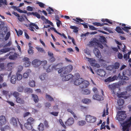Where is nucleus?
Here are the masks:
<instances>
[{
    "label": "nucleus",
    "instance_id": "1",
    "mask_svg": "<svg viewBox=\"0 0 131 131\" xmlns=\"http://www.w3.org/2000/svg\"><path fill=\"white\" fill-rule=\"evenodd\" d=\"M73 69V66L71 65H69L66 67H62L58 71V73H60L62 81H68L72 78L73 75L71 74H69Z\"/></svg>",
    "mask_w": 131,
    "mask_h": 131
},
{
    "label": "nucleus",
    "instance_id": "2",
    "mask_svg": "<svg viewBox=\"0 0 131 131\" xmlns=\"http://www.w3.org/2000/svg\"><path fill=\"white\" fill-rule=\"evenodd\" d=\"M99 40L97 39L96 38H93V40L90 42L89 45L91 46L94 47H97L102 49L103 46L102 44L106 42V39L103 36H101Z\"/></svg>",
    "mask_w": 131,
    "mask_h": 131
},
{
    "label": "nucleus",
    "instance_id": "3",
    "mask_svg": "<svg viewBox=\"0 0 131 131\" xmlns=\"http://www.w3.org/2000/svg\"><path fill=\"white\" fill-rule=\"evenodd\" d=\"M74 84L76 85H79L81 89L85 88L87 87L89 84V82L87 80H84L82 78L76 79L74 82Z\"/></svg>",
    "mask_w": 131,
    "mask_h": 131
},
{
    "label": "nucleus",
    "instance_id": "4",
    "mask_svg": "<svg viewBox=\"0 0 131 131\" xmlns=\"http://www.w3.org/2000/svg\"><path fill=\"white\" fill-rule=\"evenodd\" d=\"M117 84H113L111 85H109L108 86L109 88L112 90V94L114 96V95H117L118 97L119 98L123 97V95L126 94V93H127L126 92H122L120 94H118L117 91H116V89H118L117 88Z\"/></svg>",
    "mask_w": 131,
    "mask_h": 131
},
{
    "label": "nucleus",
    "instance_id": "5",
    "mask_svg": "<svg viewBox=\"0 0 131 131\" xmlns=\"http://www.w3.org/2000/svg\"><path fill=\"white\" fill-rule=\"evenodd\" d=\"M19 124L21 129H23V125L20 123L18 119L17 118L12 117L10 120V123L15 127H17L18 126V123Z\"/></svg>",
    "mask_w": 131,
    "mask_h": 131
},
{
    "label": "nucleus",
    "instance_id": "6",
    "mask_svg": "<svg viewBox=\"0 0 131 131\" xmlns=\"http://www.w3.org/2000/svg\"><path fill=\"white\" fill-rule=\"evenodd\" d=\"M131 125V119L129 118L124 122L122 125L123 131L128 129Z\"/></svg>",
    "mask_w": 131,
    "mask_h": 131
},
{
    "label": "nucleus",
    "instance_id": "7",
    "mask_svg": "<svg viewBox=\"0 0 131 131\" xmlns=\"http://www.w3.org/2000/svg\"><path fill=\"white\" fill-rule=\"evenodd\" d=\"M96 118L90 115H87L86 116L85 120L88 122L94 123L96 122Z\"/></svg>",
    "mask_w": 131,
    "mask_h": 131
},
{
    "label": "nucleus",
    "instance_id": "8",
    "mask_svg": "<svg viewBox=\"0 0 131 131\" xmlns=\"http://www.w3.org/2000/svg\"><path fill=\"white\" fill-rule=\"evenodd\" d=\"M118 120L122 121L125 119L127 116L125 114V112L124 111H118Z\"/></svg>",
    "mask_w": 131,
    "mask_h": 131
},
{
    "label": "nucleus",
    "instance_id": "9",
    "mask_svg": "<svg viewBox=\"0 0 131 131\" xmlns=\"http://www.w3.org/2000/svg\"><path fill=\"white\" fill-rule=\"evenodd\" d=\"M33 67L35 68L38 67L41 64V61L38 59L34 60L32 62Z\"/></svg>",
    "mask_w": 131,
    "mask_h": 131
},
{
    "label": "nucleus",
    "instance_id": "10",
    "mask_svg": "<svg viewBox=\"0 0 131 131\" xmlns=\"http://www.w3.org/2000/svg\"><path fill=\"white\" fill-rule=\"evenodd\" d=\"M7 121L5 116L1 115L0 116V126H2L5 124Z\"/></svg>",
    "mask_w": 131,
    "mask_h": 131
},
{
    "label": "nucleus",
    "instance_id": "11",
    "mask_svg": "<svg viewBox=\"0 0 131 131\" xmlns=\"http://www.w3.org/2000/svg\"><path fill=\"white\" fill-rule=\"evenodd\" d=\"M120 74L119 73L118 74V77H117L116 75H114L112 78H111V77H109L107 79L105 80V81L106 82H111V81H113L115 80H117V78H118L119 77V76H120Z\"/></svg>",
    "mask_w": 131,
    "mask_h": 131
},
{
    "label": "nucleus",
    "instance_id": "12",
    "mask_svg": "<svg viewBox=\"0 0 131 131\" xmlns=\"http://www.w3.org/2000/svg\"><path fill=\"white\" fill-rule=\"evenodd\" d=\"M74 123V119L72 117H70L65 122L66 125L70 126L72 125Z\"/></svg>",
    "mask_w": 131,
    "mask_h": 131
},
{
    "label": "nucleus",
    "instance_id": "13",
    "mask_svg": "<svg viewBox=\"0 0 131 131\" xmlns=\"http://www.w3.org/2000/svg\"><path fill=\"white\" fill-rule=\"evenodd\" d=\"M93 52L95 56L97 57L100 59L102 57L101 53L97 48H95L93 50Z\"/></svg>",
    "mask_w": 131,
    "mask_h": 131
},
{
    "label": "nucleus",
    "instance_id": "14",
    "mask_svg": "<svg viewBox=\"0 0 131 131\" xmlns=\"http://www.w3.org/2000/svg\"><path fill=\"white\" fill-rule=\"evenodd\" d=\"M34 27L36 29H39V27L36 25L35 24L32 23H30V24L29 25V29L31 31H34Z\"/></svg>",
    "mask_w": 131,
    "mask_h": 131
},
{
    "label": "nucleus",
    "instance_id": "15",
    "mask_svg": "<svg viewBox=\"0 0 131 131\" xmlns=\"http://www.w3.org/2000/svg\"><path fill=\"white\" fill-rule=\"evenodd\" d=\"M97 74L101 77H104L106 74V72L103 70L98 69L96 71Z\"/></svg>",
    "mask_w": 131,
    "mask_h": 131
},
{
    "label": "nucleus",
    "instance_id": "16",
    "mask_svg": "<svg viewBox=\"0 0 131 131\" xmlns=\"http://www.w3.org/2000/svg\"><path fill=\"white\" fill-rule=\"evenodd\" d=\"M93 99L99 101L102 100L104 99L103 97L101 95L95 94L93 96Z\"/></svg>",
    "mask_w": 131,
    "mask_h": 131
},
{
    "label": "nucleus",
    "instance_id": "17",
    "mask_svg": "<svg viewBox=\"0 0 131 131\" xmlns=\"http://www.w3.org/2000/svg\"><path fill=\"white\" fill-rule=\"evenodd\" d=\"M31 72V70L29 69H28L26 71L24 72L23 75V77L24 78H27L28 77L30 74Z\"/></svg>",
    "mask_w": 131,
    "mask_h": 131
},
{
    "label": "nucleus",
    "instance_id": "18",
    "mask_svg": "<svg viewBox=\"0 0 131 131\" xmlns=\"http://www.w3.org/2000/svg\"><path fill=\"white\" fill-rule=\"evenodd\" d=\"M28 84L30 86L32 87H35L36 86L35 81L33 80H30Z\"/></svg>",
    "mask_w": 131,
    "mask_h": 131
},
{
    "label": "nucleus",
    "instance_id": "19",
    "mask_svg": "<svg viewBox=\"0 0 131 131\" xmlns=\"http://www.w3.org/2000/svg\"><path fill=\"white\" fill-rule=\"evenodd\" d=\"M39 79L41 81H43L46 80L47 78V75L45 74H43L39 76Z\"/></svg>",
    "mask_w": 131,
    "mask_h": 131
},
{
    "label": "nucleus",
    "instance_id": "20",
    "mask_svg": "<svg viewBox=\"0 0 131 131\" xmlns=\"http://www.w3.org/2000/svg\"><path fill=\"white\" fill-rule=\"evenodd\" d=\"M16 101L17 103L20 104H23L24 102V101L23 99L19 97L16 98Z\"/></svg>",
    "mask_w": 131,
    "mask_h": 131
},
{
    "label": "nucleus",
    "instance_id": "21",
    "mask_svg": "<svg viewBox=\"0 0 131 131\" xmlns=\"http://www.w3.org/2000/svg\"><path fill=\"white\" fill-rule=\"evenodd\" d=\"M10 48H7L2 49L0 50V54L7 52L10 51Z\"/></svg>",
    "mask_w": 131,
    "mask_h": 131
},
{
    "label": "nucleus",
    "instance_id": "22",
    "mask_svg": "<svg viewBox=\"0 0 131 131\" xmlns=\"http://www.w3.org/2000/svg\"><path fill=\"white\" fill-rule=\"evenodd\" d=\"M17 80L16 76L14 75H13L11 79V82L12 83L14 84L15 83Z\"/></svg>",
    "mask_w": 131,
    "mask_h": 131
},
{
    "label": "nucleus",
    "instance_id": "23",
    "mask_svg": "<svg viewBox=\"0 0 131 131\" xmlns=\"http://www.w3.org/2000/svg\"><path fill=\"white\" fill-rule=\"evenodd\" d=\"M25 127L28 129H30L32 128V124L26 123L25 124Z\"/></svg>",
    "mask_w": 131,
    "mask_h": 131
},
{
    "label": "nucleus",
    "instance_id": "24",
    "mask_svg": "<svg viewBox=\"0 0 131 131\" xmlns=\"http://www.w3.org/2000/svg\"><path fill=\"white\" fill-rule=\"evenodd\" d=\"M82 101L83 103L86 104H88L91 102V100L90 99L86 98L83 99Z\"/></svg>",
    "mask_w": 131,
    "mask_h": 131
},
{
    "label": "nucleus",
    "instance_id": "25",
    "mask_svg": "<svg viewBox=\"0 0 131 131\" xmlns=\"http://www.w3.org/2000/svg\"><path fill=\"white\" fill-rule=\"evenodd\" d=\"M124 100L123 99H119L117 101V104L118 105L122 106L123 105L124 103Z\"/></svg>",
    "mask_w": 131,
    "mask_h": 131
},
{
    "label": "nucleus",
    "instance_id": "26",
    "mask_svg": "<svg viewBox=\"0 0 131 131\" xmlns=\"http://www.w3.org/2000/svg\"><path fill=\"white\" fill-rule=\"evenodd\" d=\"M70 28L72 29H73V31L74 32L77 33L78 31V28L76 26H71Z\"/></svg>",
    "mask_w": 131,
    "mask_h": 131
},
{
    "label": "nucleus",
    "instance_id": "27",
    "mask_svg": "<svg viewBox=\"0 0 131 131\" xmlns=\"http://www.w3.org/2000/svg\"><path fill=\"white\" fill-rule=\"evenodd\" d=\"M38 129L39 131H43L44 130L43 125L42 123H40L38 125Z\"/></svg>",
    "mask_w": 131,
    "mask_h": 131
},
{
    "label": "nucleus",
    "instance_id": "28",
    "mask_svg": "<svg viewBox=\"0 0 131 131\" xmlns=\"http://www.w3.org/2000/svg\"><path fill=\"white\" fill-rule=\"evenodd\" d=\"M32 96L35 102H37L38 101V96L37 95L33 94H32Z\"/></svg>",
    "mask_w": 131,
    "mask_h": 131
},
{
    "label": "nucleus",
    "instance_id": "29",
    "mask_svg": "<svg viewBox=\"0 0 131 131\" xmlns=\"http://www.w3.org/2000/svg\"><path fill=\"white\" fill-rule=\"evenodd\" d=\"M116 31L118 33L122 34H124V33L123 31H122L121 28L117 26L116 29Z\"/></svg>",
    "mask_w": 131,
    "mask_h": 131
},
{
    "label": "nucleus",
    "instance_id": "30",
    "mask_svg": "<svg viewBox=\"0 0 131 131\" xmlns=\"http://www.w3.org/2000/svg\"><path fill=\"white\" fill-rule=\"evenodd\" d=\"M16 79L17 80L20 81L21 80L22 78V75L19 73H16Z\"/></svg>",
    "mask_w": 131,
    "mask_h": 131
},
{
    "label": "nucleus",
    "instance_id": "31",
    "mask_svg": "<svg viewBox=\"0 0 131 131\" xmlns=\"http://www.w3.org/2000/svg\"><path fill=\"white\" fill-rule=\"evenodd\" d=\"M23 67L21 66H19L17 67V73L20 72L23 70Z\"/></svg>",
    "mask_w": 131,
    "mask_h": 131
},
{
    "label": "nucleus",
    "instance_id": "32",
    "mask_svg": "<svg viewBox=\"0 0 131 131\" xmlns=\"http://www.w3.org/2000/svg\"><path fill=\"white\" fill-rule=\"evenodd\" d=\"M34 119L32 117H30L27 119V123L32 124L34 123Z\"/></svg>",
    "mask_w": 131,
    "mask_h": 131
},
{
    "label": "nucleus",
    "instance_id": "33",
    "mask_svg": "<svg viewBox=\"0 0 131 131\" xmlns=\"http://www.w3.org/2000/svg\"><path fill=\"white\" fill-rule=\"evenodd\" d=\"M24 92L25 93H32L33 92V91L31 89L26 88L24 89Z\"/></svg>",
    "mask_w": 131,
    "mask_h": 131
},
{
    "label": "nucleus",
    "instance_id": "34",
    "mask_svg": "<svg viewBox=\"0 0 131 131\" xmlns=\"http://www.w3.org/2000/svg\"><path fill=\"white\" fill-rule=\"evenodd\" d=\"M41 61V64L42 66H43V68L44 69H46V67L47 66H48V65L47 64V61L46 60H43Z\"/></svg>",
    "mask_w": 131,
    "mask_h": 131
},
{
    "label": "nucleus",
    "instance_id": "35",
    "mask_svg": "<svg viewBox=\"0 0 131 131\" xmlns=\"http://www.w3.org/2000/svg\"><path fill=\"white\" fill-rule=\"evenodd\" d=\"M68 112L70 113L73 115V117L75 118V119H77V117L76 116L75 114L74 113V112L72 111V110L70 109H67Z\"/></svg>",
    "mask_w": 131,
    "mask_h": 131
},
{
    "label": "nucleus",
    "instance_id": "36",
    "mask_svg": "<svg viewBox=\"0 0 131 131\" xmlns=\"http://www.w3.org/2000/svg\"><path fill=\"white\" fill-rule=\"evenodd\" d=\"M3 5H7L6 0H0V7H1Z\"/></svg>",
    "mask_w": 131,
    "mask_h": 131
},
{
    "label": "nucleus",
    "instance_id": "37",
    "mask_svg": "<svg viewBox=\"0 0 131 131\" xmlns=\"http://www.w3.org/2000/svg\"><path fill=\"white\" fill-rule=\"evenodd\" d=\"M120 66V64L118 62H116L115 63L114 65H113L114 68V69H118Z\"/></svg>",
    "mask_w": 131,
    "mask_h": 131
},
{
    "label": "nucleus",
    "instance_id": "38",
    "mask_svg": "<svg viewBox=\"0 0 131 131\" xmlns=\"http://www.w3.org/2000/svg\"><path fill=\"white\" fill-rule=\"evenodd\" d=\"M72 20L77 22L79 23V22H83L84 20L80 18H76L75 19L74 18H73Z\"/></svg>",
    "mask_w": 131,
    "mask_h": 131
},
{
    "label": "nucleus",
    "instance_id": "39",
    "mask_svg": "<svg viewBox=\"0 0 131 131\" xmlns=\"http://www.w3.org/2000/svg\"><path fill=\"white\" fill-rule=\"evenodd\" d=\"M30 14H32L34 16L38 18H40V15L38 14L37 12H31L30 13Z\"/></svg>",
    "mask_w": 131,
    "mask_h": 131
},
{
    "label": "nucleus",
    "instance_id": "40",
    "mask_svg": "<svg viewBox=\"0 0 131 131\" xmlns=\"http://www.w3.org/2000/svg\"><path fill=\"white\" fill-rule=\"evenodd\" d=\"M108 108H107V107L106 109V114H105V109H104V111H103V115H102L103 117H104L106 115H108Z\"/></svg>",
    "mask_w": 131,
    "mask_h": 131
},
{
    "label": "nucleus",
    "instance_id": "41",
    "mask_svg": "<svg viewBox=\"0 0 131 131\" xmlns=\"http://www.w3.org/2000/svg\"><path fill=\"white\" fill-rule=\"evenodd\" d=\"M91 92L90 90L88 89H86L84 90L83 93L85 95H88Z\"/></svg>",
    "mask_w": 131,
    "mask_h": 131
},
{
    "label": "nucleus",
    "instance_id": "42",
    "mask_svg": "<svg viewBox=\"0 0 131 131\" xmlns=\"http://www.w3.org/2000/svg\"><path fill=\"white\" fill-rule=\"evenodd\" d=\"M33 47H30L29 48V49L28 51V53L30 55H32L34 53V50L32 49Z\"/></svg>",
    "mask_w": 131,
    "mask_h": 131
},
{
    "label": "nucleus",
    "instance_id": "43",
    "mask_svg": "<svg viewBox=\"0 0 131 131\" xmlns=\"http://www.w3.org/2000/svg\"><path fill=\"white\" fill-rule=\"evenodd\" d=\"M122 29L124 30L125 31L128 32L129 31L128 30L129 29H131V28L130 27H128V26H125V27H122Z\"/></svg>",
    "mask_w": 131,
    "mask_h": 131
},
{
    "label": "nucleus",
    "instance_id": "44",
    "mask_svg": "<svg viewBox=\"0 0 131 131\" xmlns=\"http://www.w3.org/2000/svg\"><path fill=\"white\" fill-rule=\"evenodd\" d=\"M17 54L16 53H14V54L10 56L9 57V58L10 59L14 60L16 58Z\"/></svg>",
    "mask_w": 131,
    "mask_h": 131
},
{
    "label": "nucleus",
    "instance_id": "45",
    "mask_svg": "<svg viewBox=\"0 0 131 131\" xmlns=\"http://www.w3.org/2000/svg\"><path fill=\"white\" fill-rule=\"evenodd\" d=\"M59 122L64 128H66V126L64 125L63 123V122L62 119H60L59 121Z\"/></svg>",
    "mask_w": 131,
    "mask_h": 131
},
{
    "label": "nucleus",
    "instance_id": "46",
    "mask_svg": "<svg viewBox=\"0 0 131 131\" xmlns=\"http://www.w3.org/2000/svg\"><path fill=\"white\" fill-rule=\"evenodd\" d=\"M45 23L47 24H50L52 26H53V25L52 22L49 21L47 19H46L44 21Z\"/></svg>",
    "mask_w": 131,
    "mask_h": 131
},
{
    "label": "nucleus",
    "instance_id": "47",
    "mask_svg": "<svg viewBox=\"0 0 131 131\" xmlns=\"http://www.w3.org/2000/svg\"><path fill=\"white\" fill-rule=\"evenodd\" d=\"M86 124V122L84 121H80L78 122V124L80 126H82Z\"/></svg>",
    "mask_w": 131,
    "mask_h": 131
},
{
    "label": "nucleus",
    "instance_id": "48",
    "mask_svg": "<svg viewBox=\"0 0 131 131\" xmlns=\"http://www.w3.org/2000/svg\"><path fill=\"white\" fill-rule=\"evenodd\" d=\"M13 64L12 63H8L7 65V67L8 68V71L11 70L13 67Z\"/></svg>",
    "mask_w": 131,
    "mask_h": 131
},
{
    "label": "nucleus",
    "instance_id": "49",
    "mask_svg": "<svg viewBox=\"0 0 131 131\" xmlns=\"http://www.w3.org/2000/svg\"><path fill=\"white\" fill-rule=\"evenodd\" d=\"M84 52L88 55H89V56H91L90 54V51L88 49H86L84 50Z\"/></svg>",
    "mask_w": 131,
    "mask_h": 131
},
{
    "label": "nucleus",
    "instance_id": "50",
    "mask_svg": "<svg viewBox=\"0 0 131 131\" xmlns=\"http://www.w3.org/2000/svg\"><path fill=\"white\" fill-rule=\"evenodd\" d=\"M30 63L31 62L29 60H28L25 62L24 65L26 67H28L30 66Z\"/></svg>",
    "mask_w": 131,
    "mask_h": 131
},
{
    "label": "nucleus",
    "instance_id": "51",
    "mask_svg": "<svg viewBox=\"0 0 131 131\" xmlns=\"http://www.w3.org/2000/svg\"><path fill=\"white\" fill-rule=\"evenodd\" d=\"M36 48L39 51L42 52H44L45 51L42 48L36 47Z\"/></svg>",
    "mask_w": 131,
    "mask_h": 131
},
{
    "label": "nucleus",
    "instance_id": "52",
    "mask_svg": "<svg viewBox=\"0 0 131 131\" xmlns=\"http://www.w3.org/2000/svg\"><path fill=\"white\" fill-rule=\"evenodd\" d=\"M37 4H38L39 6L41 8H44L45 6V5L44 4L41 2H37Z\"/></svg>",
    "mask_w": 131,
    "mask_h": 131
},
{
    "label": "nucleus",
    "instance_id": "53",
    "mask_svg": "<svg viewBox=\"0 0 131 131\" xmlns=\"http://www.w3.org/2000/svg\"><path fill=\"white\" fill-rule=\"evenodd\" d=\"M119 84L120 85H123L126 84L127 82L123 80L120 81L119 82Z\"/></svg>",
    "mask_w": 131,
    "mask_h": 131
},
{
    "label": "nucleus",
    "instance_id": "54",
    "mask_svg": "<svg viewBox=\"0 0 131 131\" xmlns=\"http://www.w3.org/2000/svg\"><path fill=\"white\" fill-rule=\"evenodd\" d=\"M51 67L50 66L48 65L46 67V69H45L46 70V71L48 72H50L51 70Z\"/></svg>",
    "mask_w": 131,
    "mask_h": 131
},
{
    "label": "nucleus",
    "instance_id": "55",
    "mask_svg": "<svg viewBox=\"0 0 131 131\" xmlns=\"http://www.w3.org/2000/svg\"><path fill=\"white\" fill-rule=\"evenodd\" d=\"M92 24L95 26H102L101 24L99 22H93L92 23Z\"/></svg>",
    "mask_w": 131,
    "mask_h": 131
},
{
    "label": "nucleus",
    "instance_id": "56",
    "mask_svg": "<svg viewBox=\"0 0 131 131\" xmlns=\"http://www.w3.org/2000/svg\"><path fill=\"white\" fill-rule=\"evenodd\" d=\"M85 58L86 59L88 60V61L91 63L92 65V63H93V59L87 57H86Z\"/></svg>",
    "mask_w": 131,
    "mask_h": 131
},
{
    "label": "nucleus",
    "instance_id": "57",
    "mask_svg": "<svg viewBox=\"0 0 131 131\" xmlns=\"http://www.w3.org/2000/svg\"><path fill=\"white\" fill-rule=\"evenodd\" d=\"M114 69L113 65L109 66L107 67V69L110 71L113 70Z\"/></svg>",
    "mask_w": 131,
    "mask_h": 131
},
{
    "label": "nucleus",
    "instance_id": "58",
    "mask_svg": "<svg viewBox=\"0 0 131 131\" xmlns=\"http://www.w3.org/2000/svg\"><path fill=\"white\" fill-rule=\"evenodd\" d=\"M15 30L18 36L21 35L23 33V31L20 30H18V31L17 30Z\"/></svg>",
    "mask_w": 131,
    "mask_h": 131
},
{
    "label": "nucleus",
    "instance_id": "59",
    "mask_svg": "<svg viewBox=\"0 0 131 131\" xmlns=\"http://www.w3.org/2000/svg\"><path fill=\"white\" fill-rule=\"evenodd\" d=\"M58 34L62 38H64L65 39L67 38V37L63 33H62V34L58 32Z\"/></svg>",
    "mask_w": 131,
    "mask_h": 131
},
{
    "label": "nucleus",
    "instance_id": "60",
    "mask_svg": "<svg viewBox=\"0 0 131 131\" xmlns=\"http://www.w3.org/2000/svg\"><path fill=\"white\" fill-rule=\"evenodd\" d=\"M89 29L91 30H96L97 29L95 27L93 26L89 25Z\"/></svg>",
    "mask_w": 131,
    "mask_h": 131
},
{
    "label": "nucleus",
    "instance_id": "61",
    "mask_svg": "<svg viewBox=\"0 0 131 131\" xmlns=\"http://www.w3.org/2000/svg\"><path fill=\"white\" fill-rule=\"evenodd\" d=\"M10 33L9 32H8L6 34L5 39V40H7L8 39L10 36Z\"/></svg>",
    "mask_w": 131,
    "mask_h": 131
},
{
    "label": "nucleus",
    "instance_id": "62",
    "mask_svg": "<svg viewBox=\"0 0 131 131\" xmlns=\"http://www.w3.org/2000/svg\"><path fill=\"white\" fill-rule=\"evenodd\" d=\"M125 74H127L128 75H130L131 74V71L130 70H126L125 71Z\"/></svg>",
    "mask_w": 131,
    "mask_h": 131
},
{
    "label": "nucleus",
    "instance_id": "63",
    "mask_svg": "<svg viewBox=\"0 0 131 131\" xmlns=\"http://www.w3.org/2000/svg\"><path fill=\"white\" fill-rule=\"evenodd\" d=\"M35 93L36 94H39L41 93V91L39 89H37L34 90Z\"/></svg>",
    "mask_w": 131,
    "mask_h": 131
},
{
    "label": "nucleus",
    "instance_id": "64",
    "mask_svg": "<svg viewBox=\"0 0 131 131\" xmlns=\"http://www.w3.org/2000/svg\"><path fill=\"white\" fill-rule=\"evenodd\" d=\"M13 95L16 98L19 95V93L17 92H15L13 93Z\"/></svg>",
    "mask_w": 131,
    "mask_h": 131
}]
</instances>
